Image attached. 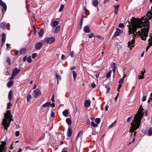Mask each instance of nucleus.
I'll return each mask as SVG.
<instances>
[{"mask_svg":"<svg viewBox=\"0 0 152 152\" xmlns=\"http://www.w3.org/2000/svg\"><path fill=\"white\" fill-rule=\"evenodd\" d=\"M72 73L73 75V76L74 79V81L76 79L77 74L76 72L74 71H72Z\"/></svg>","mask_w":152,"mask_h":152,"instance_id":"24","label":"nucleus"},{"mask_svg":"<svg viewBox=\"0 0 152 152\" xmlns=\"http://www.w3.org/2000/svg\"><path fill=\"white\" fill-rule=\"evenodd\" d=\"M6 143L5 141L1 142V144L0 145V152H6V148L5 145Z\"/></svg>","mask_w":152,"mask_h":152,"instance_id":"5","label":"nucleus"},{"mask_svg":"<svg viewBox=\"0 0 152 152\" xmlns=\"http://www.w3.org/2000/svg\"><path fill=\"white\" fill-rule=\"evenodd\" d=\"M44 30V29L43 28L41 29L40 30L38 33V34L39 35V37H42L43 34Z\"/></svg>","mask_w":152,"mask_h":152,"instance_id":"23","label":"nucleus"},{"mask_svg":"<svg viewBox=\"0 0 152 152\" xmlns=\"http://www.w3.org/2000/svg\"><path fill=\"white\" fill-rule=\"evenodd\" d=\"M2 39H1V42H2V44L1 46H2L4 42H5L6 39V37L5 34L4 33H3L1 34Z\"/></svg>","mask_w":152,"mask_h":152,"instance_id":"12","label":"nucleus"},{"mask_svg":"<svg viewBox=\"0 0 152 152\" xmlns=\"http://www.w3.org/2000/svg\"><path fill=\"white\" fill-rule=\"evenodd\" d=\"M37 53H34L32 54L31 55L32 58H34L37 56Z\"/></svg>","mask_w":152,"mask_h":152,"instance_id":"44","label":"nucleus"},{"mask_svg":"<svg viewBox=\"0 0 152 152\" xmlns=\"http://www.w3.org/2000/svg\"><path fill=\"white\" fill-rule=\"evenodd\" d=\"M26 59H27V56H26L23 58V61L24 62H25L26 61Z\"/></svg>","mask_w":152,"mask_h":152,"instance_id":"57","label":"nucleus"},{"mask_svg":"<svg viewBox=\"0 0 152 152\" xmlns=\"http://www.w3.org/2000/svg\"><path fill=\"white\" fill-rule=\"evenodd\" d=\"M26 48H21L20 50L19 53L20 55L24 54L26 52Z\"/></svg>","mask_w":152,"mask_h":152,"instance_id":"17","label":"nucleus"},{"mask_svg":"<svg viewBox=\"0 0 152 152\" xmlns=\"http://www.w3.org/2000/svg\"><path fill=\"white\" fill-rule=\"evenodd\" d=\"M124 24L121 23L119 25L118 27L121 28H123L124 27Z\"/></svg>","mask_w":152,"mask_h":152,"instance_id":"46","label":"nucleus"},{"mask_svg":"<svg viewBox=\"0 0 152 152\" xmlns=\"http://www.w3.org/2000/svg\"><path fill=\"white\" fill-rule=\"evenodd\" d=\"M65 57V56L63 54H62L61 56V59H64Z\"/></svg>","mask_w":152,"mask_h":152,"instance_id":"63","label":"nucleus"},{"mask_svg":"<svg viewBox=\"0 0 152 152\" xmlns=\"http://www.w3.org/2000/svg\"><path fill=\"white\" fill-rule=\"evenodd\" d=\"M144 112V110L140 107L137 113L135 115L134 119L131 124L130 129V132H131V136H132L133 132L139 128Z\"/></svg>","mask_w":152,"mask_h":152,"instance_id":"2","label":"nucleus"},{"mask_svg":"<svg viewBox=\"0 0 152 152\" xmlns=\"http://www.w3.org/2000/svg\"><path fill=\"white\" fill-rule=\"evenodd\" d=\"M91 86L93 88H94L96 86V85L94 83H92L91 84Z\"/></svg>","mask_w":152,"mask_h":152,"instance_id":"55","label":"nucleus"},{"mask_svg":"<svg viewBox=\"0 0 152 152\" xmlns=\"http://www.w3.org/2000/svg\"><path fill=\"white\" fill-rule=\"evenodd\" d=\"M119 7V4L114 6L113 7L115 8V11H114V13L115 14H117L118 13V10Z\"/></svg>","mask_w":152,"mask_h":152,"instance_id":"21","label":"nucleus"},{"mask_svg":"<svg viewBox=\"0 0 152 152\" xmlns=\"http://www.w3.org/2000/svg\"><path fill=\"white\" fill-rule=\"evenodd\" d=\"M92 4L93 6L96 7L98 5V2L96 0H94L92 2Z\"/></svg>","mask_w":152,"mask_h":152,"instance_id":"22","label":"nucleus"},{"mask_svg":"<svg viewBox=\"0 0 152 152\" xmlns=\"http://www.w3.org/2000/svg\"><path fill=\"white\" fill-rule=\"evenodd\" d=\"M94 36V34L93 33H91L90 34H88V37L90 38H92Z\"/></svg>","mask_w":152,"mask_h":152,"instance_id":"48","label":"nucleus"},{"mask_svg":"<svg viewBox=\"0 0 152 152\" xmlns=\"http://www.w3.org/2000/svg\"><path fill=\"white\" fill-rule=\"evenodd\" d=\"M60 27L59 26H57L55 29V32L56 33L58 32L60 29Z\"/></svg>","mask_w":152,"mask_h":152,"instance_id":"33","label":"nucleus"},{"mask_svg":"<svg viewBox=\"0 0 152 152\" xmlns=\"http://www.w3.org/2000/svg\"><path fill=\"white\" fill-rule=\"evenodd\" d=\"M41 94V92L38 89H37L34 91L33 95L34 97L36 98L37 96H40Z\"/></svg>","mask_w":152,"mask_h":152,"instance_id":"6","label":"nucleus"},{"mask_svg":"<svg viewBox=\"0 0 152 152\" xmlns=\"http://www.w3.org/2000/svg\"><path fill=\"white\" fill-rule=\"evenodd\" d=\"M15 76V75H14L12 73L11 76L10 78V80H12V79H13Z\"/></svg>","mask_w":152,"mask_h":152,"instance_id":"56","label":"nucleus"},{"mask_svg":"<svg viewBox=\"0 0 152 152\" xmlns=\"http://www.w3.org/2000/svg\"><path fill=\"white\" fill-rule=\"evenodd\" d=\"M116 121H117L116 120L112 124H111L110 125V126H109V128H112L113 127L115 124Z\"/></svg>","mask_w":152,"mask_h":152,"instance_id":"39","label":"nucleus"},{"mask_svg":"<svg viewBox=\"0 0 152 152\" xmlns=\"http://www.w3.org/2000/svg\"><path fill=\"white\" fill-rule=\"evenodd\" d=\"M76 68V67L75 66H73L72 67H71L70 68V69L71 70H73L74 69H75Z\"/></svg>","mask_w":152,"mask_h":152,"instance_id":"64","label":"nucleus"},{"mask_svg":"<svg viewBox=\"0 0 152 152\" xmlns=\"http://www.w3.org/2000/svg\"><path fill=\"white\" fill-rule=\"evenodd\" d=\"M83 9L85 11V14L86 15H88V11L87 10L86 8L85 7H83Z\"/></svg>","mask_w":152,"mask_h":152,"instance_id":"38","label":"nucleus"},{"mask_svg":"<svg viewBox=\"0 0 152 152\" xmlns=\"http://www.w3.org/2000/svg\"><path fill=\"white\" fill-rule=\"evenodd\" d=\"M55 38L54 37H46L45 39V41L48 44L53 43L55 41Z\"/></svg>","mask_w":152,"mask_h":152,"instance_id":"4","label":"nucleus"},{"mask_svg":"<svg viewBox=\"0 0 152 152\" xmlns=\"http://www.w3.org/2000/svg\"><path fill=\"white\" fill-rule=\"evenodd\" d=\"M32 98V97L31 96L30 94H29L27 98V101L28 102H29L30 100Z\"/></svg>","mask_w":152,"mask_h":152,"instance_id":"34","label":"nucleus"},{"mask_svg":"<svg viewBox=\"0 0 152 152\" xmlns=\"http://www.w3.org/2000/svg\"><path fill=\"white\" fill-rule=\"evenodd\" d=\"M148 135L149 136L152 135V128H150L148 130Z\"/></svg>","mask_w":152,"mask_h":152,"instance_id":"30","label":"nucleus"},{"mask_svg":"<svg viewBox=\"0 0 152 152\" xmlns=\"http://www.w3.org/2000/svg\"><path fill=\"white\" fill-rule=\"evenodd\" d=\"M7 62L8 63L9 65H10L11 62H10V58L9 57H8L7 58Z\"/></svg>","mask_w":152,"mask_h":152,"instance_id":"43","label":"nucleus"},{"mask_svg":"<svg viewBox=\"0 0 152 152\" xmlns=\"http://www.w3.org/2000/svg\"><path fill=\"white\" fill-rule=\"evenodd\" d=\"M100 119L99 118H97L95 119V121L98 125L100 123Z\"/></svg>","mask_w":152,"mask_h":152,"instance_id":"32","label":"nucleus"},{"mask_svg":"<svg viewBox=\"0 0 152 152\" xmlns=\"http://www.w3.org/2000/svg\"><path fill=\"white\" fill-rule=\"evenodd\" d=\"M64 7V6L63 4H61V7L59 10V12H61L62 11Z\"/></svg>","mask_w":152,"mask_h":152,"instance_id":"40","label":"nucleus"},{"mask_svg":"<svg viewBox=\"0 0 152 152\" xmlns=\"http://www.w3.org/2000/svg\"><path fill=\"white\" fill-rule=\"evenodd\" d=\"M91 125L92 126L94 127H96L98 126V125L97 124H96L94 122H91Z\"/></svg>","mask_w":152,"mask_h":152,"instance_id":"35","label":"nucleus"},{"mask_svg":"<svg viewBox=\"0 0 152 152\" xmlns=\"http://www.w3.org/2000/svg\"><path fill=\"white\" fill-rule=\"evenodd\" d=\"M27 61L28 63H31V56H29L27 58Z\"/></svg>","mask_w":152,"mask_h":152,"instance_id":"41","label":"nucleus"},{"mask_svg":"<svg viewBox=\"0 0 152 152\" xmlns=\"http://www.w3.org/2000/svg\"><path fill=\"white\" fill-rule=\"evenodd\" d=\"M146 100V96H143L142 98V101H145Z\"/></svg>","mask_w":152,"mask_h":152,"instance_id":"49","label":"nucleus"},{"mask_svg":"<svg viewBox=\"0 0 152 152\" xmlns=\"http://www.w3.org/2000/svg\"><path fill=\"white\" fill-rule=\"evenodd\" d=\"M11 105L12 104L10 102H9L7 104V109L8 110L9 109H10Z\"/></svg>","mask_w":152,"mask_h":152,"instance_id":"42","label":"nucleus"},{"mask_svg":"<svg viewBox=\"0 0 152 152\" xmlns=\"http://www.w3.org/2000/svg\"><path fill=\"white\" fill-rule=\"evenodd\" d=\"M52 24L53 27H56L58 24L59 22L57 21L54 20L52 22Z\"/></svg>","mask_w":152,"mask_h":152,"instance_id":"25","label":"nucleus"},{"mask_svg":"<svg viewBox=\"0 0 152 152\" xmlns=\"http://www.w3.org/2000/svg\"><path fill=\"white\" fill-rule=\"evenodd\" d=\"M148 45L147 46L146 48V50L150 47L152 45V37L150 39H149L148 40Z\"/></svg>","mask_w":152,"mask_h":152,"instance_id":"14","label":"nucleus"},{"mask_svg":"<svg viewBox=\"0 0 152 152\" xmlns=\"http://www.w3.org/2000/svg\"><path fill=\"white\" fill-rule=\"evenodd\" d=\"M83 132L82 131L79 132L77 136V138L79 137L81 138L83 136Z\"/></svg>","mask_w":152,"mask_h":152,"instance_id":"26","label":"nucleus"},{"mask_svg":"<svg viewBox=\"0 0 152 152\" xmlns=\"http://www.w3.org/2000/svg\"><path fill=\"white\" fill-rule=\"evenodd\" d=\"M50 105L52 107H55V104L54 103H53V102Z\"/></svg>","mask_w":152,"mask_h":152,"instance_id":"58","label":"nucleus"},{"mask_svg":"<svg viewBox=\"0 0 152 152\" xmlns=\"http://www.w3.org/2000/svg\"><path fill=\"white\" fill-rule=\"evenodd\" d=\"M121 30L120 29H118L115 33L114 34L113 37H115L121 34Z\"/></svg>","mask_w":152,"mask_h":152,"instance_id":"9","label":"nucleus"},{"mask_svg":"<svg viewBox=\"0 0 152 152\" xmlns=\"http://www.w3.org/2000/svg\"><path fill=\"white\" fill-rule=\"evenodd\" d=\"M112 73V71L110 70V71L108 73H107L106 75V77H109L111 76V75Z\"/></svg>","mask_w":152,"mask_h":152,"instance_id":"37","label":"nucleus"},{"mask_svg":"<svg viewBox=\"0 0 152 152\" xmlns=\"http://www.w3.org/2000/svg\"><path fill=\"white\" fill-rule=\"evenodd\" d=\"M72 133V129L69 128H68L67 132V134L68 137H70L71 136Z\"/></svg>","mask_w":152,"mask_h":152,"instance_id":"15","label":"nucleus"},{"mask_svg":"<svg viewBox=\"0 0 152 152\" xmlns=\"http://www.w3.org/2000/svg\"><path fill=\"white\" fill-rule=\"evenodd\" d=\"M30 149V150H33V148H31L30 147L27 146L26 147V149Z\"/></svg>","mask_w":152,"mask_h":152,"instance_id":"59","label":"nucleus"},{"mask_svg":"<svg viewBox=\"0 0 152 152\" xmlns=\"http://www.w3.org/2000/svg\"><path fill=\"white\" fill-rule=\"evenodd\" d=\"M83 30L85 32L87 33H89L90 31V29L88 26H85L83 28Z\"/></svg>","mask_w":152,"mask_h":152,"instance_id":"18","label":"nucleus"},{"mask_svg":"<svg viewBox=\"0 0 152 152\" xmlns=\"http://www.w3.org/2000/svg\"><path fill=\"white\" fill-rule=\"evenodd\" d=\"M56 78H57L58 80H60L61 79V77L60 76H59L57 74H56Z\"/></svg>","mask_w":152,"mask_h":152,"instance_id":"47","label":"nucleus"},{"mask_svg":"<svg viewBox=\"0 0 152 152\" xmlns=\"http://www.w3.org/2000/svg\"><path fill=\"white\" fill-rule=\"evenodd\" d=\"M20 135V132L19 131H17L15 132V135L16 137H18Z\"/></svg>","mask_w":152,"mask_h":152,"instance_id":"50","label":"nucleus"},{"mask_svg":"<svg viewBox=\"0 0 152 152\" xmlns=\"http://www.w3.org/2000/svg\"><path fill=\"white\" fill-rule=\"evenodd\" d=\"M83 20V18H81L80 22V26H82V25Z\"/></svg>","mask_w":152,"mask_h":152,"instance_id":"53","label":"nucleus"},{"mask_svg":"<svg viewBox=\"0 0 152 152\" xmlns=\"http://www.w3.org/2000/svg\"><path fill=\"white\" fill-rule=\"evenodd\" d=\"M13 84V81L11 80L7 83V86L9 88H10Z\"/></svg>","mask_w":152,"mask_h":152,"instance_id":"28","label":"nucleus"},{"mask_svg":"<svg viewBox=\"0 0 152 152\" xmlns=\"http://www.w3.org/2000/svg\"><path fill=\"white\" fill-rule=\"evenodd\" d=\"M6 27V25L4 22H1L0 24V27L2 29H5Z\"/></svg>","mask_w":152,"mask_h":152,"instance_id":"16","label":"nucleus"},{"mask_svg":"<svg viewBox=\"0 0 152 152\" xmlns=\"http://www.w3.org/2000/svg\"><path fill=\"white\" fill-rule=\"evenodd\" d=\"M151 11H148L146 15L140 19H137L132 22V26L129 28V34L132 33L133 37L132 40L128 42V47L131 50L132 47L134 46L135 36H140L142 40H145L148 37V32L149 30V21L152 17V7Z\"/></svg>","mask_w":152,"mask_h":152,"instance_id":"1","label":"nucleus"},{"mask_svg":"<svg viewBox=\"0 0 152 152\" xmlns=\"http://www.w3.org/2000/svg\"><path fill=\"white\" fill-rule=\"evenodd\" d=\"M124 80V79L122 78L120 80H119V81L118 82V83H119V85H121L122 86V83L123 82Z\"/></svg>","mask_w":152,"mask_h":152,"instance_id":"36","label":"nucleus"},{"mask_svg":"<svg viewBox=\"0 0 152 152\" xmlns=\"http://www.w3.org/2000/svg\"><path fill=\"white\" fill-rule=\"evenodd\" d=\"M74 52L73 51H71L69 55L71 57H72L74 56Z\"/></svg>","mask_w":152,"mask_h":152,"instance_id":"45","label":"nucleus"},{"mask_svg":"<svg viewBox=\"0 0 152 152\" xmlns=\"http://www.w3.org/2000/svg\"><path fill=\"white\" fill-rule=\"evenodd\" d=\"M66 122L67 124L69 125H70L72 124V121L69 118H67L66 119Z\"/></svg>","mask_w":152,"mask_h":152,"instance_id":"29","label":"nucleus"},{"mask_svg":"<svg viewBox=\"0 0 152 152\" xmlns=\"http://www.w3.org/2000/svg\"><path fill=\"white\" fill-rule=\"evenodd\" d=\"M97 37L100 39H102L103 38V37L99 35H98L97 36H96Z\"/></svg>","mask_w":152,"mask_h":152,"instance_id":"60","label":"nucleus"},{"mask_svg":"<svg viewBox=\"0 0 152 152\" xmlns=\"http://www.w3.org/2000/svg\"><path fill=\"white\" fill-rule=\"evenodd\" d=\"M145 72V70H144V71L143 72L142 71L141 72V74H140V75L138 76V79H143L144 78V75Z\"/></svg>","mask_w":152,"mask_h":152,"instance_id":"20","label":"nucleus"},{"mask_svg":"<svg viewBox=\"0 0 152 152\" xmlns=\"http://www.w3.org/2000/svg\"><path fill=\"white\" fill-rule=\"evenodd\" d=\"M55 113L54 112H52L51 113V116L53 118L55 116Z\"/></svg>","mask_w":152,"mask_h":152,"instance_id":"54","label":"nucleus"},{"mask_svg":"<svg viewBox=\"0 0 152 152\" xmlns=\"http://www.w3.org/2000/svg\"><path fill=\"white\" fill-rule=\"evenodd\" d=\"M44 43L43 41H42V43L40 42H37L35 46V48L37 50L40 49L42 46V44Z\"/></svg>","mask_w":152,"mask_h":152,"instance_id":"7","label":"nucleus"},{"mask_svg":"<svg viewBox=\"0 0 152 152\" xmlns=\"http://www.w3.org/2000/svg\"><path fill=\"white\" fill-rule=\"evenodd\" d=\"M20 70L17 68H15L13 70L12 74L16 76L19 72Z\"/></svg>","mask_w":152,"mask_h":152,"instance_id":"10","label":"nucleus"},{"mask_svg":"<svg viewBox=\"0 0 152 152\" xmlns=\"http://www.w3.org/2000/svg\"><path fill=\"white\" fill-rule=\"evenodd\" d=\"M54 97V95H53L52 96L51 99V101L52 102H54L55 101Z\"/></svg>","mask_w":152,"mask_h":152,"instance_id":"52","label":"nucleus"},{"mask_svg":"<svg viewBox=\"0 0 152 152\" xmlns=\"http://www.w3.org/2000/svg\"><path fill=\"white\" fill-rule=\"evenodd\" d=\"M91 103V102L90 100H86L85 101L84 103V105L86 107H88L90 106Z\"/></svg>","mask_w":152,"mask_h":152,"instance_id":"13","label":"nucleus"},{"mask_svg":"<svg viewBox=\"0 0 152 152\" xmlns=\"http://www.w3.org/2000/svg\"><path fill=\"white\" fill-rule=\"evenodd\" d=\"M12 115L11 114L10 111H7V112L4 114V118L3 119L2 122V125L4 126L5 130L7 129L10 126V122L12 120Z\"/></svg>","mask_w":152,"mask_h":152,"instance_id":"3","label":"nucleus"},{"mask_svg":"<svg viewBox=\"0 0 152 152\" xmlns=\"http://www.w3.org/2000/svg\"><path fill=\"white\" fill-rule=\"evenodd\" d=\"M108 105H106V107H105V110L106 111H107L108 110Z\"/></svg>","mask_w":152,"mask_h":152,"instance_id":"62","label":"nucleus"},{"mask_svg":"<svg viewBox=\"0 0 152 152\" xmlns=\"http://www.w3.org/2000/svg\"><path fill=\"white\" fill-rule=\"evenodd\" d=\"M12 92L11 90L10 91L8 94V99L9 100H11L12 99Z\"/></svg>","mask_w":152,"mask_h":152,"instance_id":"31","label":"nucleus"},{"mask_svg":"<svg viewBox=\"0 0 152 152\" xmlns=\"http://www.w3.org/2000/svg\"><path fill=\"white\" fill-rule=\"evenodd\" d=\"M111 67L112 68L113 73H114L116 69V64L114 62L112 63L111 64Z\"/></svg>","mask_w":152,"mask_h":152,"instance_id":"11","label":"nucleus"},{"mask_svg":"<svg viewBox=\"0 0 152 152\" xmlns=\"http://www.w3.org/2000/svg\"><path fill=\"white\" fill-rule=\"evenodd\" d=\"M18 53H19L18 50H16L15 51V55H17Z\"/></svg>","mask_w":152,"mask_h":152,"instance_id":"61","label":"nucleus"},{"mask_svg":"<svg viewBox=\"0 0 152 152\" xmlns=\"http://www.w3.org/2000/svg\"><path fill=\"white\" fill-rule=\"evenodd\" d=\"M0 5L2 7L4 11H5L7 9V5L4 2L2 1V0H0Z\"/></svg>","mask_w":152,"mask_h":152,"instance_id":"8","label":"nucleus"},{"mask_svg":"<svg viewBox=\"0 0 152 152\" xmlns=\"http://www.w3.org/2000/svg\"><path fill=\"white\" fill-rule=\"evenodd\" d=\"M51 104V103L50 102H47L42 105V107H46L49 106Z\"/></svg>","mask_w":152,"mask_h":152,"instance_id":"19","label":"nucleus"},{"mask_svg":"<svg viewBox=\"0 0 152 152\" xmlns=\"http://www.w3.org/2000/svg\"><path fill=\"white\" fill-rule=\"evenodd\" d=\"M63 115L65 117H66L68 114V112L67 110H64L62 113Z\"/></svg>","mask_w":152,"mask_h":152,"instance_id":"27","label":"nucleus"},{"mask_svg":"<svg viewBox=\"0 0 152 152\" xmlns=\"http://www.w3.org/2000/svg\"><path fill=\"white\" fill-rule=\"evenodd\" d=\"M132 116L129 117L127 119V122H129L130 120L132 119Z\"/></svg>","mask_w":152,"mask_h":152,"instance_id":"51","label":"nucleus"}]
</instances>
